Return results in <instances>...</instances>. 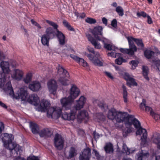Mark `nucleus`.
<instances>
[{
    "label": "nucleus",
    "mask_w": 160,
    "mask_h": 160,
    "mask_svg": "<svg viewBox=\"0 0 160 160\" xmlns=\"http://www.w3.org/2000/svg\"><path fill=\"white\" fill-rule=\"evenodd\" d=\"M55 147L58 150L62 149L63 147L64 141H54Z\"/></svg>",
    "instance_id": "obj_30"
},
{
    "label": "nucleus",
    "mask_w": 160,
    "mask_h": 160,
    "mask_svg": "<svg viewBox=\"0 0 160 160\" xmlns=\"http://www.w3.org/2000/svg\"><path fill=\"white\" fill-rule=\"evenodd\" d=\"M47 86L49 92L55 95L58 87L56 81L53 79L50 80L47 83Z\"/></svg>",
    "instance_id": "obj_11"
},
{
    "label": "nucleus",
    "mask_w": 160,
    "mask_h": 160,
    "mask_svg": "<svg viewBox=\"0 0 160 160\" xmlns=\"http://www.w3.org/2000/svg\"><path fill=\"white\" fill-rule=\"evenodd\" d=\"M111 25L115 28L117 27V22L116 19H114L111 22Z\"/></svg>",
    "instance_id": "obj_53"
},
{
    "label": "nucleus",
    "mask_w": 160,
    "mask_h": 160,
    "mask_svg": "<svg viewBox=\"0 0 160 160\" xmlns=\"http://www.w3.org/2000/svg\"><path fill=\"white\" fill-rule=\"evenodd\" d=\"M105 75L108 78L112 80L114 78L111 75L110 72H108L107 71H105L104 72Z\"/></svg>",
    "instance_id": "obj_59"
},
{
    "label": "nucleus",
    "mask_w": 160,
    "mask_h": 160,
    "mask_svg": "<svg viewBox=\"0 0 160 160\" xmlns=\"http://www.w3.org/2000/svg\"><path fill=\"white\" fill-rule=\"evenodd\" d=\"M150 114L152 117H153L154 119L156 121L159 120L160 117V115L159 114L156 113L154 112L153 111H151L150 112Z\"/></svg>",
    "instance_id": "obj_46"
},
{
    "label": "nucleus",
    "mask_w": 160,
    "mask_h": 160,
    "mask_svg": "<svg viewBox=\"0 0 160 160\" xmlns=\"http://www.w3.org/2000/svg\"><path fill=\"white\" fill-rule=\"evenodd\" d=\"M104 149L107 153L113 152V149L111 144H107L104 147Z\"/></svg>",
    "instance_id": "obj_36"
},
{
    "label": "nucleus",
    "mask_w": 160,
    "mask_h": 160,
    "mask_svg": "<svg viewBox=\"0 0 160 160\" xmlns=\"http://www.w3.org/2000/svg\"><path fill=\"white\" fill-rule=\"evenodd\" d=\"M129 48H121L120 51L124 54H127L129 55L133 56L134 54V52L137 51V48L134 44L129 45Z\"/></svg>",
    "instance_id": "obj_13"
},
{
    "label": "nucleus",
    "mask_w": 160,
    "mask_h": 160,
    "mask_svg": "<svg viewBox=\"0 0 160 160\" xmlns=\"http://www.w3.org/2000/svg\"><path fill=\"white\" fill-rule=\"evenodd\" d=\"M91 155L90 148H87L82 152V154H80L79 159L80 160H89Z\"/></svg>",
    "instance_id": "obj_14"
},
{
    "label": "nucleus",
    "mask_w": 160,
    "mask_h": 160,
    "mask_svg": "<svg viewBox=\"0 0 160 160\" xmlns=\"http://www.w3.org/2000/svg\"><path fill=\"white\" fill-rule=\"evenodd\" d=\"M63 25L70 31H74V29L72 27L67 21L64 20L62 22Z\"/></svg>",
    "instance_id": "obj_37"
},
{
    "label": "nucleus",
    "mask_w": 160,
    "mask_h": 160,
    "mask_svg": "<svg viewBox=\"0 0 160 160\" xmlns=\"http://www.w3.org/2000/svg\"><path fill=\"white\" fill-rule=\"evenodd\" d=\"M148 15V14H147L146 12L144 11H142L140 12H138L137 13V16L139 18L142 16L143 18H146L147 17Z\"/></svg>",
    "instance_id": "obj_47"
},
{
    "label": "nucleus",
    "mask_w": 160,
    "mask_h": 160,
    "mask_svg": "<svg viewBox=\"0 0 160 160\" xmlns=\"http://www.w3.org/2000/svg\"><path fill=\"white\" fill-rule=\"evenodd\" d=\"M96 119L98 122H103L106 120V117L102 113H98L97 115Z\"/></svg>",
    "instance_id": "obj_34"
},
{
    "label": "nucleus",
    "mask_w": 160,
    "mask_h": 160,
    "mask_svg": "<svg viewBox=\"0 0 160 160\" xmlns=\"http://www.w3.org/2000/svg\"><path fill=\"white\" fill-rule=\"evenodd\" d=\"M50 105L49 102L48 101L45 100L41 101L40 106L42 109L47 110V108L49 107Z\"/></svg>",
    "instance_id": "obj_29"
},
{
    "label": "nucleus",
    "mask_w": 160,
    "mask_h": 160,
    "mask_svg": "<svg viewBox=\"0 0 160 160\" xmlns=\"http://www.w3.org/2000/svg\"><path fill=\"white\" fill-rule=\"evenodd\" d=\"M115 60V62L116 64L118 65H121L122 62H127V60L126 59L123 58L121 54Z\"/></svg>",
    "instance_id": "obj_32"
},
{
    "label": "nucleus",
    "mask_w": 160,
    "mask_h": 160,
    "mask_svg": "<svg viewBox=\"0 0 160 160\" xmlns=\"http://www.w3.org/2000/svg\"><path fill=\"white\" fill-rule=\"evenodd\" d=\"M55 31L53 28L50 27L47 28L45 31V34L44 35L51 38L54 35Z\"/></svg>",
    "instance_id": "obj_27"
},
{
    "label": "nucleus",
    "mask_w": 160,
    "mask_h": 160,
    "mask_svg": "<svg viewBox=\"0 0 160 160\" xmlns=\"http://www.w3.org/2000/svg\"><path fill=\"white\" fill-rule=\"evenodd\" d=\"M88 119L89 116L88 112L85 110L80 111L77 117L78 121L80 122H82L84 120L85 122H87L88 121Z\"/></svg>",
    "instance_id": "obj_16"
},
{
    "label": "nucleus",
    "mask_w": 160,
    "mask_h": 160,
    "mask_svg": "<svg viewBox=\"0 0 160 160\" xmlns=\"http://www.w3.org/2000/svg\"><path fill=\"white\" fill-rule=\"evenodd\" d=\"M79 89L75 85H72L70 90V95L68 97L74 101L79 95Z\"/></svg>",
    "instance_id": "obj_12"
},
{
    "label": "nucleus",
    "mask_w": 160,
    "mask_h": 160,
    "mask_svg": "<svg viewBox=\"0 0 160 160\" xmlns=\"http://www.w3.org/2000/svg\"><path fill=\"white\" fill-rule=\"evenodd\" d=\"M30 127L32 133L34 134L39 133V128L38 125L35 123L31 122L30 123Z\"/></svg>",
    "instance_id": "obj_23"
},
{
    "label": "nucleus",
    "mask_w": 160,
    "mask_h": 160,
    "mask_svg": "<svg viewBox=\"0 0 160 160\" xmlns=\"http://www.w3.org/2000/svg\"><path fill=\"white\" fill-rule=\"evenodd\" d=\"M122 152L124 153H126L127 155H129L130 153V149L128 148L127 146L124 143L123 144Z\"/></svg>",
    "instance_id": "obj_43"
},
{
    "label": "nucleus",
    "mask_w": 160,
    "mask_h": 160,
    "mask_svg": "<svg viewBox=\"0 0 160 160\" xmlns=\"http://www.w3.org/2000/svg\"><path fill=\"white\" fill-rule=\"evenodd\" d=\"M93 138L95 139V140L98 138L100 136V135L98 133H97L95 131H94L92 134Z\"/></svg>",
    "instance_id": "obj_62"
},
{
    "label": "nucleus",
    "mask_w": 160,
    "mask_h": 160,
    "mask_svg": "<svg viewBox=\"0 0 160 160\" xmlns=\"http://www.w3.org/2000/svg\"><path fill=\"white\" fill-rule=\"evenodd\" d=\"M151 62L155 66L159 71L160 72V60L158 59H153Z\"/></svg>",
    "instance_id": "obj_40"
},
{
    "label": "nucleus",
    "mask_w": 160,
    "mask_h": 160,
    "mask_svg": "<svg viewBox=\"0 0 160 160\" xmlns=\"http://www.w3.org/2000/svg\"><path fill=\"white\" fill-rule=\"evenodd\" d=\"M83 67L86 68V69L87 71L90 70V68L89 67L86 61H84V63L82 65Z\"/></svg>",
    "instance_id": "obj_60"
},
{
    "label": "nucleus",
    "mask_w": 160,
    "mask_h": 160,
    "mask_svg": "<svg viewBox=\"0 0 160 160\" xmlns=\"http://www.w3.org/2000/svg\"><path fill=\"white\" fill-rule=\"evenodd\" d=\"M62 109L61 108L59 107H56L54 111L53 112V115L52 118L53 119H58L60 117H61L64 120H67V119H64L62 118V115L65 113L67 112H64L62 114Z\"/></svg>",
    "instance_id": "obj_20"
},
{
    "label": "nucleus",
    "mask_w": 160,
    "mask_h": 160,
    "mask_svg": "<svg viewBox=\"0 0 160 160\" xmlns=\"http://www.w3.org/2000/svg\"><path fill=\"white\" fill-rule=\"evenodd\" d=\"M87 37L88 40L94 46L95 48L97 49H100L101 47V45L100 43H98L97 41L90 34L86 35Z\"/></svg>",
    "instance_id": "obj_22"
},
{
    "label": "nucleus",
    "mask_w": 160,
    "mask_h": 160,
    "mask_svg": "<svg viewBox=\"0 0 160 160\" xmlns=\"http://www.w3.org/2000/svg\"><path fill=\"white\" fill-rule=\"evenodd\" d=\"M53 140H64L62 136L58 133H56L55 135L54 138Z\"/></svg>",
    "instance_id": "obj_51"
},
{
    "label": "nucleus",
    "mask_w": 160,
    "mask_h": 160,
    "mask_svg": "<svg viewBox=\"0 0 160 160\" xmlns=\"http://www.w3.org/2000/svg\"><path fill=\"white\" fill-rule=\"evenodd\" d=\"M123 89V97L124 99V101L125 102H128V92L127 91L126 88L124 85L122 87Z\"/></svg>",
    "instance_id": "obj_35"
},
{
    "label": "nucleus",
    "mask_w": 160,
    "mask_h": 160,
    "mask_svg": "<svg viewBox=\"0 0 160 160\" xmlns=\"http://www.w3.org/2000/svg\"><path fill=\"white\" fill-rule=\"evenodd\" d=\"M32 78V74L30 73H28L26 75L25 77L24 78L23 81L25 83L28 84L31 82Z\"/></svg>",
    "instance_id": "obj_38"
},
{
    "label": "nucleus",
    "mask_w": 160,
    "mask_h": 160,
    "mask_svg": "<svg viewBox=\"0 0 160 160\" xmlns=\"http://www.w3.org/2000/svg\"><path fill=\"white\" fill-rule=\"evenodd\" d=\"M152 140H160V134L158 132L154 133L152 137Z\"/></svg>",
    "instance_id": "obj_45"
},
{
    "label": "nucleus",
    "mask_w": 160,
    "mask_h": 160,
    "mask_svg": "<svg viewBox=\"0 0 160 160\" xmlns=\"http://www.w3.org/2000/svg\"><path fill=\"white\" fill-rule=\"evenodd\" d=\"M31 22L35 26L37 27L39 29H41L42 28V27L39 25V23H38L37 22L35 21L33 19H32L31 20Z\"/></svg>",
    "instance_id": "obj_54"
},
{
    "label": "nucleus",
    "mask_w": 160,
    "mask_h": 160,
    "mask_svg": "<svg viewBox=\"0 0 160 160\" xmlns=\"http://www.w3.org/2000/svg\"><path fill=\"white\" fill-rule=\"evenodd\" d=\"M85 21L86 22L90 24H95L96 22L95 19L89 17H87L85 19Z\"/></svg>",
    "instance_id": "obj_44"
},
{
    "label": "nucleus",
    "mask_w": 160,
    "mask_h": 160,
    "mask_svg": "<svg viewBox=\"0 0 160 160\" xmlns=\"http://www.w3.org/2000/svg\"><path fill=\"white\" fill-rule=\"evenodd\" d=\"M132 117L131 118L132 120V121H129L130 122H131V123L130 124H127L129 125V127L126 128L123 130L122 132L123 136L125 137H126L132 132V128L130 126L133 125L134 127L137 129L136 132V134L141 136V138L140 140H147L148 136L147 130L141 127L140 122L137 119L134 118V116L132 115Z\"/></svg>",
    "instance_id": "obj_2"
},
{
    "label": "nucleus",
    "mask_w": 160,
    "mask_h": 160,
    "mask_svg": "<svg viewBox=\"0 0 160 160\" xmlns=\"http://www.w3.org/2000/svg\"><path fill=\"white\" fill-rule=\"evenodd\" d=\"M50 38L46 35L43 34L41 38V42L44 46H46L48 47L49 46V42Z\"/></svg>",
    "instance_id": "obj_25"
},
{
    "label": "nucleus",
    "mask_w": 160,
    "mask_h": 160,
    "mask_svg": "<svg viewBox=\"0 0 160 160\" xmlns=\"http://www.w3.org/2000/svg\"><path fill=\"white\" fill-rule=\"evenodd\" d=\"M93 152L95 154V155L97 158L98 160H99L101 158V156L99 155L98 152L95 149L93 150Z\"/></svg>",
    "instance_id": "obj_64"
},
{
    "label": "nucleus",
    "mask_w": 160,
    "mask_h": 160,
    "mask_svg": "<svg viewBox=\"0 0 160 160\" xmlns=\"http://www.w3.org/2000/svg\"><path fill=\"white\" fill-rule=\"evenodd\" d=\"M7 89L9 90V94L12 95L16 99H21L22 101H27L31 104L35 106H38L40 102L38 97L37 94L30 95L28 97V93L27 91L21 88L14 93L10 82H8L6 84Z\"/></svg>",
    "instance_id": "obj_1"
},
{
    "label": "nucleus",
    "mask_w": 160,
    "mask_h": 160,
    "mask_svg": "<svg viewBox=\"0 0 160 160\" xmlns=\"http://www.w3.org/2000/svg\"><path fill=\"white\" fill-rule=\"evenodd\" d=\"M116 11L119 16H122L124 15V10L121 6L117 7L116 8Z\"/></svg>",
    "instance_id": "obj_39"
},
{
    "label": "nucleus",
    "mask_w": 160,
    "mask_h": 160,
    "mask_svg": "<svg viewBox=\"0 0 160 160\" xmlns=\"http://www.w3.org/2000/svg\"><path fill=\"white\" fill-rule=\"evenodd\" d=\"M55 108L54 107L49 108L47 111V116L49 118H52L53 112L54 111Z\"/></svg>",
    "instance_id": "obj_42"
},
{
    "label": "nucleus",
    "mask_w": 160,
    "mask_h": 160,
    "mask_svg": "<svg viewBox=\"0 0 160 160\" xmlns=\"http://www.w3.org/2000/svg\"><path fill=\"white\" fill-rule=\"evenodd\" d=\"M27 160H40L38 157L33 156L29 157L27 158Z\"/></svg>",
    "instance_id": "obj_61"
},
{
    "label": "nucleus",
    "mask_w": 160,
    "mask_h": 160,
    "mask_svg": "<svg viewBox=\"0 0 160 160\" xmlns=\"http://www.w3.org/2000/svg\"><path fill=\"white\" fill-rule=\"evenodd\" d=\"M70 56L71 58L77 62L80 59V58H79L77 56L74 55L72 54H70Z\"/></svg>",
    "instance_id": "obj_55"
},
{
    "label": "nucleus",
    "mask_w": 160,
    "mask_h": 160,
    "mask_svg": "<svg viewBox=\"0 0 160 160\" xmlns=\"http://www.w3.org/2000/svg\"><path fill=\"white\" fill-rule=\"evenodd\" d=\"M46 22L50 25L53 27L54 29H56L57 32V36L58 39L59 43L61 45H64L65 43V36L58 29V25L54 22L48 20Z\"/></svg>",
    "instance_id": "obj_7"
},
{
    "label": "nucleus",
    "mask_w": 160,
    "mask_h": 160,
    "mask_svg": "<svg viewBox=\"0 0 160 160\" xmlns=\"http://www.w3.org/2000/svg\"><path fill=\"white\" fill-rule=\"evenodd\" d=\"M133 38H134L132 37H127V39L128 41L129 45H130L132 44H134L133 42H135V40H134V39H133Z\"/></svg>",
    "instance_id": "obj_52"
},
{
    "label": "nucleus",
    "mask_w": 160,
    "mask_h": 160,
    "mask_svg": "<svg viewBox=\"0 0 160 160\" xmlns=\"http://www.w3.org/2000/svg\"><path fill=\"white\" fill-rule=\"evenodd\" d=\"M142 74L144 78L147 81L149 80V78L148 76L149 73V69L148 67L143 66L142 68Z\"/></svg>",
    "instance_id": "obj_26"
},
{
    "label": "nucleus",
    "mask_w": 160,
    "mask_h": 160,
    "mask_svg": "<svg viewBox=\"0 0 160 160\" xmlns=\"http://www.w3.org/2000/svg\"><path fill=\"white\" fill-rule=\"evenodd\" d=\"M70 56L71 58L77 62L80 59V58H79L77 56L74 55L72 54H70Z\"/></svg>",
    "instance_id": "obj_56"
},
{
    "label": "nucleus",
    "mask_w": 160,
    "mask_h": 160,
    "mask_svg": "<svg viewBox=\"0 0 160 160\" xmlns=\"http://www.w3.org/2000/svg\"><path fill=\"white\" fill-rule=\"evenodd\" d=\"M149 156V154L148 151L141 150L137 153L135 157L137 160H146Z\"/></svg>",
    "instance_id": "obj_15"
},
{
    "label": "nucleus",
    "mask_w": 160,
    "mask_h": 160,
    "mask_svg": "<svg viewBox=\"0 0 160 160\" xmlns=\"http://www.w3.org/2000/svg\"><path fill=\"white\" fill-rule=\"evenodd\" d=\"M23 75V72L22 71L18 69H15L14 70L12 77L15 80L19 81L22 78Z\"/></svg>",
    "instance_id": "obj_18"
},
{
    "label": "nucleus",
    "mask_w": 160,
    "mask_h": 160,
    "mask_svg": "<svg viewBox=\"0 0 160 160\" xmlns=\"http://www.w3.org/2000/svg\"><path fill=\"white\" fill-rule=\"evenodd\" d=\"M146 100L145 99H143L142 100V102L140 105V108L141 109L144 110V108H145L146 106Z\"/></svg>",
    "instance_id": "obj_50"
},
{
    "label": "nucleus",
    "mask_w": 160,
    "mask_h": 160,
    "mask_svg": "<svg viewBox=\"0 0 160 160\" xmlns=\"http://www.w3.org/2000/svg\"><path fill=\"white\" fill-rule=\"evenodd\" d=\"M88 50L91 53H86L85 55L95 65L98 66H102L103 63L100 60L99 52H95L93 48H90Z\"/></svg>",
    "instance_id": "obj_6"
},
{
    "label": "nucleus",
    "mask_w": 160,
    "mask_h": 160,
    "mask_svg": "<svg viewBox=\"0 0 160 160\" xmlns=\"http://www.w3.org/2000/svg\"><path fill=\"white\" fill-rule=\"evenodd\" d=\"M86 98L84 96H81L79 99L77 101L74 108L70 110L69 113H65L62 115V118L68 121L74 120L76 118V115L77 110H80L82 108L85 104Z\"/></svg>",
    "instance_id": "obj_4"
},
{
    "label": "nucleus",
    "mask_w": 160,
    "mask_h": 160,
    "mask_svg": "<svg viewBox=\"0 0 160 160\" xmlns=\"http://www.w3.org/2000/svg\"><path fill=\"white\" fill-rule=\"evenodd\" d=\"M73 102V101L68 97L62 98L60 100V102L62 108L66 110L70 109Z\"/></svg>",
    "instance_id": "obj_10"
},
{
    "label": "nucleus",
    "mask_w": 160,
    "mask_h": 160,
    "mask_svg": "<svg viewBox=\"0 0 160 160\" xmlns=\"http://www.w3.org/2000/svg\"><path fill=\"white\" fill-rule=\"evenodd\" d=\"M0 138L2 140H13L14 136L12 134L1 133Z\"/></svg>",
    "instance_id": "obj_24"
},
{
    "label": "nucleus",
    "mask_w": 160,
    "mask_h": 160,
    "mask_svg": "<svg viewBox=\"0 0 160 160\" xmlns=\"http://www.w3.org/2000/svg\"><path fill=\"white\" fill-rule=\"evenodd\" d=\"M154 54V52L148 49L146 50L144 52L145 57L148 59H151Z\"/></svg>",
    "instance_id": "obj_31"
},
{
    "label": "nucleus",
    "mask_w": 160,
    "mask_h": 160,
    "mask_svg": "<svg viewBox=\"0 0 160 160\" xmlns=\"http://www.w3.org/2000/svg\"><path fill=\"white\" fill-rule=\"evenodd\" d=\"M12 141H2L4 147L11 151L13 150L16 146L15 143L12 142Z\"/></svg>",
    "instance_id": "obj_21"
},
{
    "label": "nucleus",
    "mask_w": 160,
    "mask_h": 160,
    "mask_svg": "<svg viewBox=\"0 0 160 160\" xmlns=\"http://www.w3.org/2000/svg\"><path fill=\"white\" fill-rule=\"evenodd\" d=\"M104 44V47L107 50L109 51H115L116 49H117V48L111 44H108L105 43L104 40V42H102Z\"/></svg>",
    "instance_id": "obj_28"
},
{
    "label": "nucleus",
    "mask_w": 160,
    "mask_h": 160,
    "mask_svg": "<svg viewBox=\"0 0 160 160\" xmlns=\"http://www.w3.org/2000/svg\"><path fill=\"white\" fill-rule=\"evenodd\" d=\"M147 22L149 24H151L153 23V21L150 16L148 15L147 17Z\"/></svg>",
    "instance_id": "obj_63"
},
{
    "label": "nucleus",
    "mask_w": 160,
    "mask_h": 160,
    "mask_svg": "<svg viewBox=\"0 0 160 160\" xmlns=\"http://www.w3.org/2000/svg\"><path fill=\"white\" fill-rule=\"evenodd\" d=\"M132 116V115L128 114L127 112H118L113 108L109 110L107 114V117L109 119L111 120L115 119L117 122L119 123L124 122L126 124L131 123L129 121H132L131 118Z\"/></svg>",
    "instance_id": "obj_3"
},
{
    "label": "nucleus",
    "mask_w": 160,
    "mask_h": 160,
    "mask_svg": "<svg viewBox=\"0 0 160 160\" xmlns=\"http://www.w3.org/2000/svg\"><path fill=\"white\" fill-rule=\"evenodd\" d=\"M121 55V54L120 53L114 52H108V56H110L112 57H115V58H116L118 56Z\"/></svg>",
    "instance_id": "obj_48"
},
{
    "label": "nucleus",
    "mask_w": 160,
    "mask_h": 160,
    "mask_svg": "<svg viewBox=\"0 0 160 160\" xmlns=\"http://www.w3.org/2000/svg\"><path fill=\"white\" fill-rule=\"evenodd\" d=\"M58 73L59 75L58 81L63 85H68L70 83L68 80L69 75L68 71L59 65L58 67Z\"/></svg>",
    "instance_id": "obj_5"
},
{
    "label": "nucleus",
    "mask_w": 160,
    "mask_h": 160,
    "mask_svg": "<svg viewBox=\"0 0 160 160\" xmlns=\"http://www.w3.org/2000/svg\"><path fill=\"white\" fill-rule=\"evenodd\" d=\"M52 134L50 129L48 128H44L40 130L39 132L40 136L45 138L51 137Z\"/></svg>",
    "instance_id": "obj_19"
},
{
    "label": "nucleus",
    "mask_w": 160,
    "mask_h": 160,
    "mask_svg": "<svg viewBox=\"0 0 160 160\" xmlns=\"http://www.w3.org/2000/svg\"><path fill=\"white\" fill-rule=\"evenodd\" d=\"M5 125L2 122H0V134H1L4 129Z\"/></svg>",
    "instance_id": "obj_57"
},
{
    "label": "nucleus",
    "mask_w": 160,
    "mask_h": 160,
    "mask_svg": "<svg viewBox=\"0 0 160 160\" xmlns=\"http://www.w3.org/2000/svg\"><path fill=\"white\" fill-rule=\"evenodd\" d=\"M29 88L33 92L39 91L41 88L40 83L38 81L32 82L29 85Z\"/></svg>",
    "instance_id": "obj_17"
},
{
    "label": "nucleus",
    "mask_w": 160,
    "mask_h": 160,
    "mask_svg": "<svg viewBox=\"0 0 160 160\" xmlns=\"http://www.w3.org/2000/svg\"><path fill=\"white\" fill-rule=\"evenodd\" d=\"M135 40V42L139 48L140 49H142L144 46L142 40L141 39H139L137 38H133Z\"/></svg>",
    "instance_id": "obj_33"
},
{
    "label": "nucleus",
    "mask_w": 160,
    "mask_h": 160,
    "mask_svg": "<svg viewBox=\"0 0 160 160\" xmlns=\"http://www.w3.org/2000/svg\"><path fill=\"white\" fill-rule=\"evenodd\" d=\"M69 156L70 158H72L74 156V154L75 153V149L74 148L72 147H71L69 152Z\"/></svg>",
    "instance_id": "obj_49"
},
{
    "label": "nucleus",
    "mask_w": 160,
    "mask_h": 160,
    "mask_svg": "<svg viewBox=\"0 0 160 160\" xmlns=\"http://www.w3.org/2000/svg\"><path fill=\"white\" fill-rule=\"evenodd\" d=\"M103 29L102 26H97L92 30V33L97 40L104 42V39H106L103 36Z\"/></svg>",
    "instance_id": "obj_8"
},
{
    "label": "nucleus",
    "mask_w": 160,
    "mask_h": 160,
    "mask_svg": "<svg viewBox=\"0 0 160 160\" xmlns=\"http://www.w3.org/2000/svg\"><path fill=\"white\" fill-rule=\"evenodd\" d=\"M0 66L2 71V72L0 73V79L4 80L5 79V74L8 73L10 71L9 63L3 61L0 63Z\"/></svg>",
    "instance_id": "obj_9"
},
{
    "label": "nucleus",
    "mask_w": 160,
    "mask_h": 160,
    "mask_svg": "<svg viewBox=\"0 0 160 160\" xmlns=\"http://www.w3.org/2000/svg\"><path fill=\"white\" fill-rule=\"evenodd\" d=\"M129 63L130 64H131L132 65V68L134 66V68H135L138 66V63L135 60H132Z\"/></svg>",
    "instance_id": "obj_58"
},
{
    "label": "nucleus",
    "mask_w": 160,
    "mask_h": 160,
    "mask_svg": "<svg viewBox=\"0 0 160 160\" xmlns=\"http://www.w3.org/2000/svg\"><path fill=\"white\" fill-rule=\"evenodd\" d=\"M127 84L128 85H132V86H137L138 85V84L135 81V79L132 78H131L127 82Z\"/></svg>",
    "instance_id": "obj_41"
}]
</instances>
